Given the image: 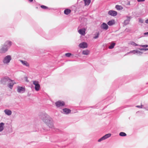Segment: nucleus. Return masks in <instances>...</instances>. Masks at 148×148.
Wrapping results in <instances>:
<instances>
[{
	"mask_svg": "<svg viewBox=\"0 0 148 148\" xmlns=\"http://www.w3.org/2000/svg\"><path fill=\"white\" fill-rule=\"evenodd\" d=\"M40 118L50 128L54 127L52 118L45 112L40 113L39 114Z\"/></svg>",
	"mask_w": 148,
	"mask_h": 148,
	"instance_id": "1",
	"label": "nucleus"
},
{
	"mask_svg": "<svg viewBox=\"0 0 148 148\" xmlns=\"http://www.w3.org/2000/svg\"><path fill=\"white\" fill-rule=\"evenodd\" d=\"M14 82V81L10 78L8 76H6L1 78L0 83L1 84L5 85L8 82Z\"/></svg>",
	"mask_w": 148,
	"mask_h": 148,
	"instance_id": "2",
	"label": "nucleus"
},
{
	"mask_svg": "<svg viewBox=\"0 0 148 148\" xmlns=\"http://www.w3.org/2000/svg\"><path fill=\"white\" fill-rule=\"evenodd\" d=\"M12 60V58L10 55H8L6 56L3 59V62L4 64H8Z\"/></svg>",
	"mask_w": 148,
	"mask_h": 148,
	"instance_id": "3",
	"label": "nucleus"
},
{
	"mask_svg": "<svg viewBox=\"0 0 148 148\" xmlns=\"http://www.w3.org/2000/svg\"><path fill=\"white\" fill-rule=\"evenodd\" d=\"M33 84L35 85V89L36 91L39 90L40 88V85L38 81L35 80L33 81Z\"/></svg>",
	"mask_w": 148,
	"mask_h": 148,
	"instance_id": "4",
	"label": "nucleus"
},
{
	"mask_svg": "<svg viewBox=\"0 0 148 148\" xmlns=\"http://www.w3.org/2000/svg\"><path fill=\"white\" fill-rule=\"evenodd\" d=\"M55 104L56 107L59 108L60 107L63 106H65V103L63 101L59 100L56 102Z\"/></svg>",
	"mask_w": 148,
	"mask_h": 148,
	"instance_id": "5",
	"label": "nucleus"
},
{
	"mask_svg": "<svg viewBox=\"0 0 148 148\" xmlns=\"http://www.w3.org/2000/svg\"><path fill=\"white\" fill-rule=\"evenodd\" d=\"M17 88V91L19 93H23L25 91V88L24 86H18Z\"/></svg>",
	"mask_w": 148,
	"mask_h": 148,
	"instance_id": "6",
	"label": "nucleus"
},
{
	"mask_svg": "<svg viewBox=\"0 0 148 148\" xmlns=\"http://www.w3.org/2000/svg\"><path fill=\"white\" fill-rule=\"evenodd\" d=\"M80 48L84 49L87 48L88 45L87 43L86 42H83L80 43L78 45Z\"/></svg>",
	"mask_w": 148,
	"mask_h": 148,
	"instance_id": "7",
	"label": "nucleus"
},
{
	"mask_svg": "<svg viewBox=\"0 0 148 148\" xmlns=\"http://www.w3.org/2000/svg\"><path fill=\"white\" fill-rule=\"evenodd\" d=\"M100 27L102 29L105 31L107 30L109 28L108 24L104 22L102 23Z\"/></svg>",
	"mask_w": 148,
	"mask_h": 148,
	"instance_id": "8",
	"label": "nucleus"
},
{
	"mask_svg": "<svg viewBox=\"0 0 148 148\" xmlns=\"http://www.w3.org/2000/svg\"><path fill=\"white\" fill-rule=\"evenodd\" d=\"M12 42L11 41L7 40L5 42L3 45L5 47H6L8 49L12 45Z\"/></svg>",
	"mask_w": 148,
	"mask_h": 148,
	"instance_id": "9",
	"label": "nucleus"
},
{
	"mask_svg": "<svg viewBox=\"0 0 148 148\" xmlns=\"http://www.w3.org/2000/svg\"><path fill=\"white\" fill-rule=\"evenodd\" d=\"M108 14L112 16H115L117 14V12L114 10H110L108 11Z\"/></svg>",
	"mask_w": 148,
	"mask_h": 148,
	"instance_id": "10",
	"label": "nucleus"
},
{
	"mask_svg": "<svg viewBox=\"0 0 148 148\" xmlns=\"http://www.w3.org/2000/svg\"><path fill=\"white\" fill-rule=\"evenodd\" d=\"M62 112H61L64 114H68L71 112V110L70 109L67 108H64L62 109Z\"/></svg>",
	"mask_w": 148,
	"mask_h": 148,
	"instance_id": "11",
	"label": "nucleus"
},
{
	"mask_svg": "<svg viewBox=\"0 0 148 148\" xmlns=\"http://www.w3.org/2000/svg\"><path fill=\"white\" fill-rule=\"evenodd\" d=\"M132 53L133 54H139L140 55L141 54L143 53L140 51H138L137 49L134 50L132 51H130L129 52L127 53V54Z\"/></svg>",
	"mask_w": 148,
	"mask_h": 148,
	"instance_id": "12",
	"label": "nucleus"
},
{
	"mask_svg": "<svg viewBox=\"0 0 148 148\" xmlns=\"http://www.w3.org/2000/svg\"><path fill=\"white\" fill-rule=\"evenodd\" d=\"M86 29L84 28H82L78 30V33L82 36L84 35L85 34Z\"/></svg>",
	"mask_w": 148,
	"mask_h": 148,
	"instance_id": "13",
	"label": "nucleus"
},
{
	"mask_svg": "<svg viewBox=\"0 0 148 148\" xmlns=\"http://www.w3.org/2000/svg\"><path fill=\"white\" fill-rule=\"evenodd\" d=\"M8 48L5 47L3 45V46L0 49V53H6L8 50Z\"/></svg>",
	"mask_w": 148,
	"mask_h": 148,
	"instance_id": "14",
	"label": "nucleus"
},
{
	"mask_svg": "<svg viewBox=\"0 0 148 148\" xmlns=\"http://www.w3.org/2000/svg\"><path fill=\"white\" fill-rule=\"evenodd\" d=\"M148 67V62H147L143 64L142 68V70H143V71H147V70Z\"/></svg>",
	"mask_w": 148,
	"mask_h": 148,
	"instance_id": "15",
	"label": "nucleus"
},
{
	"mask_svg": "<svg viewBox=\"0 0 148 148\" xmlns=\"http://www.w3.org/2000/svg\"><path fill=\"white\" fill-rule=\"evenodd\" d=\"M115 23V21L114 19H112L109 21L107 22L108 25L110 26H112Z\"/></svg>",
	"mask_w": 148,
	"mask_h": 148,
	"instance_id": "16",
	"label": "nucleus"
},
{
	"mask_svg": "<svg viewBox=\"0 0 148 148\" xmlns=\"http://www.w3.org/2000/svg\"><path fill=\"white\" fill-rule=\"evenodd\" d=\"M39 34H40V35L47 39L50 40L51 39V38H50L48 37L47 36H45V33L42 30H41V32L39 33Z\"/></svg>",
	"mask_w": 148,
	"mask_h": 148,
	"instance_id": "17",
	"label": "nucleus"
},
{
	"mask_svg": "<svg viewBox=\"0 0 148 148\" xmlns=\"http://www.w3.org/2000/svg\"><path fill=\"white\" fill-rule=\"evenodd\" d=\"M71 10L68 8H66L64 11V13L65 15H68L71 13Z\"/></svg>",
	"mask_w": 148,
	"mask_h": 148,
	"instance_id": "18",
	"label": "nucleus"
},
{
	"mask_svg": "<svg viewBox=\"0 0 148 148\" xmlns=\"http://www.w3.org/2000/svg\"><path fill=\"white\" fill-rule=\"evenodd\" d=\"M20 61L22 64L24 65L25 66L27 67L29 66V64L27 61L22 60H20Z\"/></svg>",
	"mask_w": 148,
	"mask_h": 148,
	"instance_id": "19",
	"label": "nucleus"
},
{
	"mask_svg": "<svg viewBox=\"0 0 148 148\" xmlns=\"http://www.w3.org/2000/svg\"><path fill=\"white\" fill-rule=\"evenodd\" d=\"M4 112L5 114L8 116H10L12 114V111L10 110L5 109L4 110Z\"/></svg>",
	"mask_w": 148,
	"mask_h": 148,
	"instance_id": "20",
	"label": "nucleus"
},
{
	"mask_svg": "<svg viewBox=\"0 0 148 148\" xmlns=\"http://www.w3.org/2000/svg\"><path fill=\"white\" fill-rule=\"evenodd\" d=\"M100 33L98 32H96L94 34V36L93 37V38L94 39H96L98 38L99 36Z\"/></svg>",
	"mask_w": 148,
	"mask_h": 148,
	"instance_id": "21",
	"label": "nucleus"
},
{
	"mask_svg": "<svg viewBox=\"0 0 148 148\" xmlns=\"http://www.w3.org/2000/svg\"><path fill=\"white\" fill-rule=\"evenodd\" d=\"M5 123L3 122L0 123V132H1L3 130L4 127Z\"/></svg>",
	"mask_w": 148,
	"mask_h": 148,
	"instance_id": "22",
	"label": "nucleus"
},
{
	"mask_svg": "<svg viewBox=\"0 0 148 148\" xmlns=\"http://www.w3.org/2000/svg\"><path fill=\"white\" fill-rule=\"evenodd\" d=\"M11 83H10L8 84V87L10 89H12L13 86L14 84H16L15 82H11Z\"/></svg>",
	"mask_w": 148,
	"mask_h": 148,
	"instance_id": "23",
	"label": "nucleus"
},
{
	"mask_svg": "<svg viewBox=\"0 0 148 148\" xmlns=\"http://www.w3.org/2000/svg\"><path fill=\"white\" fill-rule=\"evenodd\" d=\"M40 7L42 9L44 10L48 9V10H53V8H49L47 6L43 5H41Z\"/></svg>",
	"mask_w": 148,
	"mask_h": 148,
	"instance_id": "24",
	"label": "nucleus"
},
{
	"mask_svg": "<svg viewBox=\"0 0 148 148\" xmlns=\"http://www.w3.org/2000/svg\"><path fill=\"white\" fill-rule=\"evenodd\" d=\"M85 6L88 5L91 2V0H83Z\"/></svg>",
	"mask_w": 148,
	"mask_h": 148,
	"instance_id": "25",
	"label": "nucleus"
},
{
	"mask_svg": "<svg viewBox=\"0 0 148 148\" xmlns=\"http://www.w3.org/2000/svg\"><path fill=\"white\" fill-rule=\"evenodd\" d=\"M90 51L88 49L84 50L83 51L82 53L84 55H87L89 54Z\"/></svg>",
	"mask_w": 148,
	"mask_h": 148,
	"instance_id": "26",
	"label": "nucleus"
},
{
	"mask_svg": "<svg viewBox=\"0 0 148 148\" xmlns=\"http://www.w3.org/2000/svg\"><path fill=\"white\" fill-rule=\"evenodd\" d=\"M115 8L117 10H121L123 9V8L121 6L118 5L115 6Z\"/></svg>",
	"mask_w": 148,
	"mask_h": 148,
	"instance_id": "27",
	"label": "nucleus"
},
{
	"mask_svg": "<svg viewBox=\"0 0 148 148\" xmlns=\"http://www.w3.org/2000/svg\"><path fill=\"white\" fill-rule=\"evenodd\" d=\"M111 136V133H108L106 134L104 136V138L105 139L109 138Z\"/></svg>",
	"mask_w": 148,
	"mask_h": 148,
	"instance_id": "28",
	"label": "nucleus"
},
{
	"mask_svg": "<svg viewBox=\"0 0 148 148\" xmlns=\"http://www.w3.org/2000/svg\"><path fill=\"white\" fill-rule=\"evenodd\" d=\"M116 45V43L114 42H112L111 45L108 48L110 49H113L115 45Z\"/></svg>",
	"mask_w": 148,
	"mask_h": 148,
	"instance_id": "29",
	"label": "nucleus"
},
{
	"mask_svg": "<svg viewBox=\"0 0 148 148\" xmlns=\"http://www.w3.org/2000/svg\"><path fill=\"white\" fill-rule=\"evenodd\" d=\"M119 135L121 136L125 137L127 136V134L125 132H121L119 133Z\"/></svg>",
	"mask_w": 148,
	"mask_h": 148,
	"instance_id": "30",
	"label": "nucleus"
},
{
	"mask_svg": "<svg viewBox=\"0 0 148 148\" xmlns=\"http://www.w3.org/2000/svg\"><path fill=\"white\" fill-rule=\"evenodd\" d=\"M112 96L111 95V96H109L106 99H105L103 101H103H104V102L106 101H109V100H110L112 98Z\"/></svg>",
	"mask_w": 148,
	"mask_h": 148,
	"instance_id": "31",
	"label": "nucleus"
},
{
	"mask_svg": "<svg viewBox=\"0 0 148 148\" xmlns=\"http://www.w3.org/2000/svg\"><path fill=\"white\" fill-rule=\"evenodd\" d=\"M101 103H97V104H96L95 106H90L89 107L93 108H98L99 107V105Z\"/></svg>",
	"mask_w": 148,
	"mask_h": 148,
	"instance_id": "32",
	"label": "nucleus"
},
{
	"mask_svg": "<svg viewBox=\"0 0 148 148\" xmlns=\"http://www.w3.org/2000/svg\"><path fill=\"white\" fill-rule=\"evenodd\" d=\"M105 140L104 137V136L102 137L101 138H100L98 140V142H100L101 141H102Z\"/></svg>",
	"mask_w": 148,
	"mask_h": 148,
	"instance_id": "33",
	"label": "nucleus"
},
{
	"mask_svg": "<svg viewBox=\"0 0 148 148\" xmlns=\"http://www.w3.org/2000/svg\"><path fill=\"white\" fill-rule=\"evenodd\" d=\"M72 55V54L70 53H67L65 54V56L67 57H70Z\"/></svg>",
	"mask_w": 148,
	"mask_h": 148,
	"instance_id": "34",
	"label": "nucleus"
},
{
	"mask_svg": "<svg viewBox=\"0 0 148 148\" xmlns=\"http://www.w3.org/2000/svg\"><path fill=\"white\" fill-rule=\"evenodd\" d=\"M130 21H128V20H127V19L124 20L123 23L124 25H126L127 24H128L129 23Z\"/></svg>",
	"mask_w": 148,
	"mask_h": 148,
	"instance_id": "35",
	"label": "nucleus"
},
{
	"mask_svg": "<svg viewBox=\"0 0 148 148\" xmlns=\"http://www.w3.org/2000/svg\"><path fill=\"white\" fill-rule=\"evenodd\" d=\"M130 44L131 45H133L134 46H138V45L135 43L134 42L132 41L131 42Z\"/></svg>",
	"mask_w": 148,
	"mask_h": 148,
	"instance_id": "36",
	"label": "nucleus"
},
{
	"mask_svg": "<svg viewBox=\"0 0 148 148\" xmlns=\"http://www.w3.org/2000/svg\"><path fill=\"white\" fill-rule=\"evenodd\" d=\"M139 49L140 51H145L147 50H148V48H139Z\"/></svg>",
	"mask_w": 148,
	"mask_h": 148,
	"instance_id": "37",
	"label": "nucleus"
},
{
	"mask_svg": "<svg viewBox=\"0 0 148 148\" xmlns=\"http://www.w3.org/2000/svg\"><path fill=\"white\" fill-rule=\"evenodd\" d=\"M140 46L141 47L146 48L147 47H148V45H140Z\"/></svg>",
	"mask_w": 148,
	"mask_h": 148,
	"instance_id": "38",
	"label": "nucleus"
},
{
	"mask_svg": "<svg viewBox=\"0 0 148 148\" xmlns=\"http://www.w3.org/2000/svg\"><path fill=\"white\" fill-rule=\"evenodd\" d=\"M126 17L127 18V20H128V21H130L131 18H132V17L131 16H127Z\"/></svg>",
	"mask_w": 148,
	"mask_h": 148,
	"instance_id": "39",
	"label": "nucleus"
},
{
	"mask_svg": "<svg viewBox=\"0 0 148 148\" xmlns=\"http://www.w3.org/2000/svg\"><path fill=\"white\" fill-rule=\"evenodd\" d=\"M144 21L141 18H139V22L141 23H142Z\"/></svg>",
	"mask_w": 148,
	"mask_h": 148,
	"instance_id": "40",
	"label": "nucleus"
},
{
	"mask_svg": "<svg viewBox=\"0 0 148 148\" xmlns=\"http://www.w3.org/2000/svg\"><path fill=\"white\" fill-rule=\"evenodd\" d=\"M123 80H121V79H118L117 81V82L119 83V82H120V83L122 82L123 81Z\"/></svg>",
	"mask_w": 148,
	"mask_h": 148,
	"instance_id": "41",
	"label": "nucleus"
},
{
	"mask_svg": "<svg viewBox=\"0 0 148 148\" xmlns=\"http://www.w3.org/2000/svg\"><path fill=\"white\" fill-rule=\"evenodd\" d=\"M142 106H143V105H141L140 106H139V105L136 106V107L137 108H142Z\"/></svg>",
	"mask_w": 148,
	"mask_h": 148,
	"instance_id": "42",
	"label": "nucleus"
},
{
	"mask_svg": "<svg viewBox=\"0 0 148 148\" xmlns=\"http://www.w3.org/2000/svg\"><path fill=\"white\" fill-rule=\"evenodd\" d=\"M25 80L27 82H29V81L28 80V77H25Z\"/></svg>",
	"mask_w": 148,
	"mask_h": 148,
	"instance_id": "43",
	"label": "nucleus"
},
{
	"mask_svg": "<svg viewBox=\"0 0 148 148\" xmlns=\"http://www.w3.org/2000/svg\"><path fill=\"white\" fill-rule=\"evenodd\" d=\"M145 0H137L138 2H143L145 1Z\"/></svg>",
	"mask_w": 148,
	"mask_h": 148,
	"instance_id": "44",
	"label": "nucleus"
},
{
	"mask_svg": "<svg viewBox=\"0 0 148 148\" xmlns=\"http://www.w3.org/2000/svg\"><path fill=\"white\" fill-rule=\"evenodd\" d=\"M144 35H148V32H145L144 33Z\"/></svg>",
	"mask_w": 148,
	"mask_h": 148,
	"instance_id": "45",
	"label": "nucleus"
},
{
	"mask_svg": "<svg viewBox=\"0 0 148 148\" xmlns=\"http://www.w3.org/2000/svg\"><path fill=\"white\" fill-rule=\"evenodd\" d=\"M145 23H146L148 24V19H147L145 21Z\"/></svg>",
	"mask_w": 148,
	"mask_h": 148,
	"instance_id": "46",
	"label": "nucleus"
},
{
	"mask_svg": "<svg viewBox=\"0 0 148 148\" xmlns=\"http://www.w3.org/2000/svg\"><path fill=\"white\" fill-rule=\"evenodd\" d=\"M127 4L129 5H130V2H129V1L127 3Z\"/></svg>",
	"mask_w": 148,
	"mask_h": 148,
	"instance_id": "47",
	"label": "nucleus"
},
{
	"mask_svg": "<svg viewBox=\"0 0 148 148\" xmlns=\"http://www.w3.org/2000/svg\"><path fill=\"white\" fill-rule=\"evenodd\" d=\"M36 9H38V7H36Z\"/></svg>",
	"mask_w": 148,
	"mask_h": 148,
	"instance_id": "48",
	"label": "nucleus"
},
{
	"mask_svg": "<svg viewBox=\"0 0 148 148\" xmlns=\"http://www.w3.org/2000/svg\"><path fill=\"white\" fill-rule=\"evenodd\" d=\"M81 3H83V2L82 1H81Z\"/></svg>",
	"mask_w": 148,
	"mask_h": 148,
	"instance_id": "49",
	"label": "nucleus"
},
{
	"mask_svg": "<svg viewBox=\"0 0 148 148\" xmlns=\"http://www.w3.org/2000/svg\"><path fill=\"white\" fill-rule=\"evenodd\" d=\"M146 84H148V82H147V83H146Z\"/></svg>",
	"mask_w": 148,
	"mask_h": 148,
	"instance_id": "50",
	"label": "nucleus"
},
{
	"mask_svg": "<svg viewBox=\"0 0 148 148\" xmlns=\"http://www.w3.org/2000/svg\"><path fill=\"white\" fill-rule=\"evenodd\" d=\"M114 102V101H111V102H112H112Z\"/></svg>",
	"mask_w": 148,
	"mask_h": 148,
	"instance_id": "51",
	"label": "nucleus"
},
{
	"mask_svg": "<svg viewBox=\"0 0 148 148\" xmlns=\"http://www.w3.org/2000/svg\"><path fill=\"white\" fill-rule=\"evenodd\" d=\"M107 106H106L105 107H104V108H105Z\"/></svg>",
	"mask_w": 148,
	"mask_h": 148,
	"instance_id": "52",
	"label": "nucleus"
},
{
	"mask_svg": "<svg viewBox=\"0 0 148 148\" xmlns=\"http://www.w3.org/2000/svg\"><path fill=\"white\" fill-rule=\"evenodd\" d=\"M83 18L84 19H85V18Z\"/></svg>",
	"mask_w": 148,
	"mask_h": 148,
	"instance_id": "53",
	"label": "nucleus"
},
{
	"mask_svg": "<svg viewBox=\"0 0 148 148\" xmlns=\"http://www.w3.org/2000/svg\"><path fill=\"white\" fill-rule=\"evenodd\" d=\"M127 106H128V105H127Z\"/></svg>",
	"mask_w": 148,
	"mask_h": 148,
	"instance_id": "54",
	"label": "nucleus"
}]
</instances>
